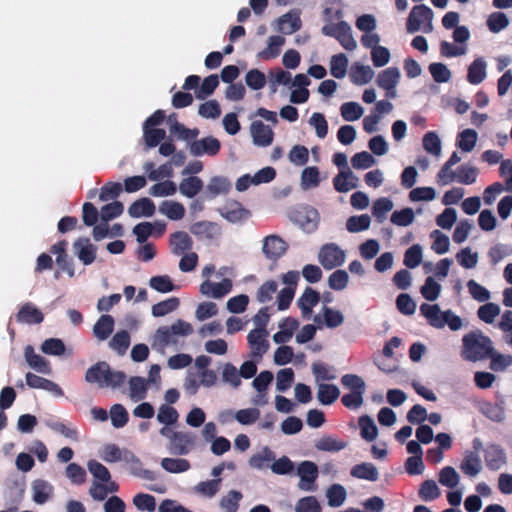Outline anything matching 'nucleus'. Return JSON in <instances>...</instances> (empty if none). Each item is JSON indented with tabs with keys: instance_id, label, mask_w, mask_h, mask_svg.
<instances>
[{
	"instance_id": "f257e3e1",
	"label": "nucleus",
	"mask_w": 512,
	"mask_h": 512,
	"mask_svg": "<svg viewBox=\"0 0 512 512\" xmlns=\"http://www.w3.org/2000/svg\"><path fill=\"white\" fill-rule=\"evenodd\" d=\"M493 343L479 329L470 331L462 338L461 357L464 360L477 362L492 356Z\"/></svg>"
},
{
	"instance_id": "f03ea898",
	"label": "nucleus",
	"mask_w": 512,
	"mask_h": 512,
	"mask_svg": "<svg viewBox=\"0 0 512 512\" xmlns=\"http://www.w3.org/2000/svg\"><path fill=\"white\" fill-rule=\"evenodd\" d=\"M85 380L91 384H98L99 387H120L126 380V374L122 371H112L105 361L92 365L85 374Z\"/></svg>"
},
{
	"instance_id": "7ed1b4c3",
	"label": "nucleus",
	"mask_w": 512,
	"mask_h": 512,
	"mask_svg": "<svg viewBox=\"0 0 512 512\" xmlns=\"http://www.w3.org/2000/svg\"><path fill=\"white\" fill-rule=\"evenodd\" d=\"M193 333L190 323L178 319L170 326H161L156 330L155 340L161 347L178 346L179 336L186 337Z\"/></svg>"
},
{
	"instance_id": "20e7f679",
	"label": "nucleus",
	"mask_w": 512,
	"mask_h": 512,
	"mask_svg": "<svg viewBox=\"0 0 512 512\" xmlns=\"http://www.w3.org/2000/svg\"><path fill=\"white\" fill-rule=\"evenodd\" d=\"M433 11L426 5L420 4L412 8L406 23L409 33H415L422 29L423 32L432 31Z\"/></svg>"
},
{
	"instance_id": "39448f33",
	"label": "nucleus",
	"mask_w": 512,
	"mask_h": 512,
	"mask_svg": "<svg viewBox=\"0 0 512 512\" xmlns=\"http://www.w3.org/2000/svg\"><path fill=\"white\" fill-rule=\"evenodd\" d=\"M290 220L307 233L314 232L318 228L319 213L311 206H302L290 212Z\"/></svg>"
},
{
	"instance_id": "423d86ee",
	"label": "nucleus",
	"mask_w": 512,
	"mask_h": 512,
	"mask_svg": "<svg viewBox=\"0 0 512 512\" xmlns=\"http://www.w3.org/2000/svg\"><path fill=\"white\" fill-rule=\"evenodd\" d=\"M318 259L326 270H331L344 263L345 252L334 243L325 244L319 251Z\"/></svg>"
},
{
	"instance_id": "0eeeda50",
	"label": "nucleus",
	"mask_w": 512,
	"mask_h": 512,
	"mask_svg": "<svg viewBox=\"0 0 512 512\" xmlns=\"http://www.w3.org/2000/svg\"><path fill=\"white\" fill-rule=\"evenodd\" d=\"M297 475L300 477L299 488L304 491L315 490L314 483L318 478L319 471L317 465L312 461H302L298 464Z\"/></svg>"
},
{
	"instance_id": "6e6552de",
	"label": "nucleus",
	"mask_w": 512,
	"mask_h": 512,
	"mask_svg": "<svg viewBox=\"0 0 512 512\" xmlns=\"http://www.w3.org/2000/svg\"><path fill=\"white\" fill-rule=\"evenodd\" d=\"M287 242L278 235L266 236L263 240L262 251L265 257L276 262L288 250Z\"/></svg>"
},
{
	"instance_id": "1a4fd4ad",
	"label": "nucleus",
	"mask_w": 512,
	"mask_h": 512,
	"mask_svg": "<svg viewBox=\"0 0 512 512\" xmlns=\"http://www.w3.org/2000/svg\"><path fill=\"white\" fill-rule=\"evenodd\" d=\"M220 149V141L213 136H207L200 140L192 141L189 144L190 154L195 157L203 155L215 156L219 153Z\"/></svg>"
},
{
	"instance_id": "9d476101",
	"label": "nucleus",
	"mask_w": 512,
	"mask_h": 512,
	"mask_svg": "<svg viewBox=\"0 0 512 512\" xmlns=\"http://www.w3.org/2000/svg\"><path fill=\"white\" fill-rule=\"evenodd\" d=\"M75 255L87 266L92 264L97 255V247L93 245L88 237H79L73 243Z\"/></svg>"
},
{
	"instance_id": "9b49d317",
	"label": "nucleus",
	"mask_w": 512,
	"mask_h": 512,
	"mask_svg": "<svg viewBox=\"0 0 512 512\" xmlns=\"http://www.w3.org/2000/svg\"><path fill=\"white\" fill-rule=\"evenodd\" d=\"M218 211L224 219L231 223L240 222L251 216L250 211L244 208L240 202L235 200L227 201L223 207L218 209Z\"/></svg>"
},
{
	"instance_id": "f8f14e48",
	"label": "nucleus",
	"mask_w": 512,
	"mask_h": 512,
	"mask_svg": "<svg viewBox=\"0 0 512 512\" xmlns=\"http://www.w3.org/2000/svg\"><path fill=\"white\" fill-rule=\"evenodd\" d=\"M190 232L199 240H213L221 234V228L215 222L198 221L191 225Z\"/></svg>"
},
{
	"instance_id": "ddd939ff",
	"label": "nucleus",
	"mask_w": 512,
	"mask_h": 512,
	"mask_svg": "<svg viewBox=\"0 0 512 512\" xmlns=\"http://www.w3.org/2000/svg\"><path fill=\"white\" fill-rule=\"evenodd\" d=\"M195 436L190 432L177 431L170 442V451L175 455H186L194 445Z\"/></svg>"
},
{
	"instance_id": "4468645a",
	"label": "nucleus",
	"mask_w": 512,
	"mask_h": 512,
	"mask_svg": "<svg viewBox=\"0 0 512 512\" xmlns=\"http://www.w3.org/2000/svg\"><path fill=\"white\" fill-rule=\"evenodd\" d=\"M250 129L255 145L267 147L272 144L274 133L268 125H265L260 120H256L252 122Z\"/></svg>"
},
{
	"instance_id": "2eb2a0df",
	"label": "nucleus",
	"mask_w": 512,
	"mask_h": 512,
	"mask_svg": "<svg viewBox=\"0 0 512 512\" xmlns=\"http://www.w3.org/2000/svg\"><path fill=\"white\" fill-rule=\"evenodd\" d=\"M231 289L232 281L228 278H224L220 283H213L206 280L200 285V292L203 295L211 296L215 299L224 297Z\"/></svg>"
},
{
	"instance_id": "dca6fc26",
	"label": "nucleus",
	"mask_w": 512,
	"mask_h": 512,
	"mask_svg": "<svg viewBox=\"0 0 512 512\" xmlns=\"http://www.w3.org/2000/svg\"><path fill=\"white\" fill-rule=\"evenodd\" d=\"M268 332L262 330H251L247 335V341L251 348V354L253 357H262L269 348V342L266 337Z\"/></svg>"
},
{
	"instance_id": "f3484780",
	"label": "nucleus",
	"mask_w": 512,
	"mask_h": 512,
	"mask_svg": "<svg viewBox=\"0 0 512 512\" xmlns=\"http://www.w3.org/2000/svg\"><path fill=\"white\" fill-rule=\"evenodd\" d=\"M484 459L486 466L492 470L497 471L506 464V454L504 450L496 444H491L484 450Z\"/></svg>"
},
{
	"instance_id": "a211bd4d",
	"label": "nucleus",
	"mask_w": 512,
	"mask_h": 512,
	"mask_svg": "<svg viewBox=\"0 0 512 512\" xmlns=\"http://www.w3.org/2000/svg\"><path fill=\"white\" fill-rule=\"evenodd\" d=\"M26 384L30 388L42 389L52 393L55 396L63 395V390L58 384L49 379L33 374L31 372H28L26 374Z\"/></svg>"
},
{
	"instance_id": "6ab92c4d",
	"label": "nucleus",
	"mask_w": 512,
	"mask_h": 512,
	"mask_svg": "<svg viewBox=\"0 0 512 512\" xmlns=\"http://www.w3.org/2000/svg\"><path fill=\"white\" fill-rule=\"evenodd\" d=\"M231 189V182L223 176H214L210 179L205 189V197L209 200L219 195L227 194Z\"/></svg>"
},
{
	"instance_id": "aec40b11",
	"label": "nucleus",
	"mask_w": 512,
	"mask_h": 512,
	"mask_svg": "<svg viewBox=\"0 0 512 512\" xmlns=\"http://www.w3.org/2000/svg\"><path fill=\"white\" fill-rule=\"evenodd\" d=\"M16 319L19 323L40 324L43 322L44 316L37 307L28 302L21 306Z\"/></svg>"
},
{
	"instance_id": "412c9836",
	"label": "nucleus",
	"mask_w": 512,
	"mask_h": 512,
	"mask_svg": "<svg viewBox=\"0 0 512 512\" xmlns=\"http://www.w3.org/2000/svg\"><path fill=\"white\" fill-rule=\"evenodd\" d=\"M462 473L469 477H475L482 470V462L476 451H466L460 464Z\"/></svg>"
},
{
	"instance_id": "4be33fe9",
	"label": "nucleus",
	"mask_w": 512,
	"mask_h": 512,
	"mask_svg": "<svg viewBox=\"0 0 512 512\" xmlns=\"http://www.w3.org/2000/svg\"><path fill=\"white\" fill-rule=\"evenodd\" d=\"M154 202L147 197L134 201L128 208V213L132 218L151 217L155 213Z\"/></svg>"
},
{
	"instance_id": "5701e85b",
	"label": "nucleus",
	"mask_w": 512,
	"mask_h": 512,
	"mask_svg": "<svg viewBox=\"0 0 512 512\" xmlns=\"http://www.w3.org/2000/svg\"><path fill=\"white\" fill-rule=\"evenodd\" d=\"M54 488L46 480L37 479L32 482V499L37 504L46 503L53 496Z\"/></svg>"
},
{
	"instance_id": "b1692460",
	"label": "nucleus",
	"mask_w": 512,
	"mask_h": 512,
	"mask_svg": "<svg viewBox=\"0 0 512 512\" xmlns=\"http://www.w3.org/2000/svg\"><path fill=\"white\" fill-rule=\"evenodd\" d=\"M358 178L347 168L340 171L333 179V186L337 192L346 193L357 187Z\"/></svg>"
},
{
	"instance_id": "393cba45",
	"label": "nucleus",
	"mask_w": 512,
	"mask_h": 512,
	"mask_svg": "<svg viewBox=\"0 0 512 512\" xmlns=\"http://www.w3.org/2000/svg\"><path fill=\"white\" fill-rule=\"evenodd\" d=\"M24 356L28 365L39 373L50 374L51 367L49 362L39 354H36L31 345H27L24 350Z\"/></svg>"
},
{
	"instance_id": "a878e982",
	"label": "nucleus",
	"mask_w": 512,
	"mask_h": 512,
	"mask_svg": "<svg viewBox=\"0 0 512 512\" xmlns=\"http://www.w3.org/2000/svg\"><path fill=\"white\" fill-rule=\"evenodd\" d=\"M115 321L111 315L100 316L93 326V334L99 341H104L112 334Z\"/></svg>"
},
{
	"instance_id": "bb28decb",
	"label": "nucleus",
	"mask_w": 512,
	"mask_h": 512,
	"mask_svg": "<svg viewBox=\"0 0 512 512\" xmlns=\"http://www.w3.org/2000/svg\"><path fill=\"white\" fill-rule=\"evenodd\" d=\"M400 79V72L396 67H389L381 71L377 77V85L385 91L396 88Z\"/></svg>"
},
{
	"instance_id": "cd10ccee",
	"label": "nucleus",
	"mask_w": 512,
	"mask_h": 512,
	"mask_svg": "<svg viewBox=\"0 0 512 512\" xmlns=\"http://www.w3.org/2000/svg\"><path fill=\"white\" fill-rule=\"evenodd\" d=\"M192 239L184 231H177L170 236V245L172 253L175 255H181L192 248Z\"/></svg>"
},
{
	"instance_id": "c85d7f7f",
	"label": "nucleus",
	"mask_w": 512,
	"mask_h": 512,
	"mask_svg": "<svg viewBox=\"0 0 512 512\" xmlns=\"http://www.w3.org/2000/svg\"><path fill=\"white\" fill-rule=\"evenodd\" d=\"M350 474L357 479L375 482L379 478V472L372 463L363 462L352 467Z\"/></svg>"
},
{
	"instance_id": "c756f323",
	"label": "nucleus",
	"mask_w": 512,
	"mask_h": 512,
	"mask_svg": "<svg viewBox=\"0 0 512 512\" xmlns=\"http://www.w3.org/2000/svg\"><path fill=\"white\" fill-rule=\"evenodd\" d=\"M319 301V293L311 287H307L302 296L298 299L297 303L302 311L303 316L307 317L312 313V308L316 306Z\"/></svg>"
},
{
	"instance_id": "7c9ffc66",
	"label": "nucleus",
	"mask_w": 512,
	"mask_h": 512,
	"mask_svg": "<svg viewBox=\"0 0 512 512\" xmlns=\"http://www.w3.org/2000/svg\"><path fill=\"white\" fill-rule=\"evenodd\" d=\"M340 396L339 388L334 384L319 383L317 399L322 405L333 404Z\"/></svg>"
},
{
	"instance_id": "2f4dec72",
	"label": "nucleus",
	"mask_w": 512,
	"mask_h": 512,
	"mask_svg": "<svg viewBox=\"0 0 512 512\" xmlns=\"http://www.w3.org/2000/svg\"><path fill=\"white\" fill-rule=\"evenodd\" d=\"M203 186V181L198 176H190L182 179L179 191L183 196L193 198L203 189Z\"/></svg>"
},
{
	"instance_id": "473e14b6",
	"label": "nucleus",
	"mask_w": 512,
	"mask_h": 512,
	"mask_svg": "<svg viewBox=\"0 0 512 512\" xmlns=\"http://www.w3.org/2000/svg\"><path fill=\"white\" fill-rule=\"evenodd\" d=\"M374 76V71L368 65H362L356 63L351 68L350 78L351 81L356 85H364L369 83Z\"/></svg>"
},
{
	"instance_id": "72a5a7b5",
	"label": "nucleus",
	"mask_w": 512,
	"mask_h": 512,
	"mask_svg": "<svg viewBox=\"0 0 512 512\" xmlns=\"http://www.w3.org/2000/svg\"><path fill=\"white\" fill-rule=\"evenodd\" d=\"M311 370L316 382L330 381L337 378L335 368L322 361L312 363Z\"/></svg>"
},
{
	"instance_id": "f704fd0d",
	"label": "nucleus",
	"mask_w": 512,
	"mask_h": 512,
	"mask_svg": "<svg viewBox=\"0 0 512 512\" xmlns=\"http://www.w3.org/2000/svg\"><path fill=\"white\" fill-rule=\"evenodd\" d=\"M486 77V63L482 58L475 59L468 68L467 80L473 85L480 84Z\"/></svg>"
},
{
	"instance_id": "c9c22d12",
	"label": "nucleus",
	"mask_w": 512,
	"mask_h": 512,
	"mask_svg": "<svg viewBox=\"0 0 512 512\" xmlns=\"http://www.w3.org/2000/svg\"><path fill=\"white\" fill-rule=\"evenodd\" d=\"M159 211L170 220H180L185 216V208L183 204L166 200L163 201L159 207Z\"/></svg>"
},
{
	"instance_id": "e433bc0d",
	"label": "nucleus",
	"mask_w": 512,
	"mask_h": 512,
	"mask_svg": "<svg viewBox=\"0 0 512 512\" xmlns=\"http://www.w3.org/2000/svg\"><path fill=\"white\" fill-rule=\"evenodd\" d=\"M285 43V38L279 35H273L268 38V46L258 53L261 59H273L279 56L280 48Z\"/></svg>"
},
{
	"instance_id": "4c0bfd02",
	"label": "nucleus",
	"mask_w": 512,
	"mask_h": 512,
	"mask_svg": "<svg viewBox=\"0 0 512 512\" xmlns=\"http://www.w3.org/2000/svg\"><path fill=\"white\" fill-rule=\"evenodd\" d=\"M454 176V181H457L461 184L471 185L475 183L478 176V169L474 166L463 164L460 165L456 171Z\"/></svg>"
},
{
	"instance_id": "58836bf2",
	"label": "nucleus",
	"mask_w": 512,
	"mask_h": 512,
	"mask_svg": "<svg viewBox=\"0 0 512 512\" xmlns=\"http://www.w3.org/2000/svg\"><path fill=\"white\" fill-rule=\"evenodd\" d=\"M279 29L285 34H292L301 28L300 17L288 12L278 19Z\"/></svg>"
},
{
	"instance_id": "ea45409f",
	"label": "nucleus",
	"mask_w": 512,
	"mask_h": 512,
	"mask_svg": "<svg viewBox=\"0 0 512 512\" xmlns=\"http://www.w3.org/2000/svg\"><path fill=\"white\" fill-rule=\"evenodd\" d=\"M130 346V334L127 330L118 331L109 341V347L119 355H124Z\"/></svg>"
},
{
	"instance_id": "a19ab883",
	"label": "nucleus",
	"mask_w": 512,
	"mask_h": 512,
	"mask_svg": "<svg viewBox=\"0 0 512 512\" xmlns=\"http://www.w3.org/2000/svg\"><path fill=\"white\" fill-rule=\"evenodd\" d=\"M348 59L345 54L333 55L330 60V73L337 79L343 78L347 73Z\"/></svg>"
},
{
	"instance_id": "79ce46f5",
	"label": "nucleus",
	"mask_w": 512,
	"mask_h": 512,
	"mask_svg": "<svg viewBox=\"0 0 512 512\" xmlns=\"http://www.w3.org/2000/svg\"><path fill=\"white\" fill-rule=\"evenodd\" d=\"M478 134L473 129H465L458 134L457 146L464 152H471L477 142Z\"/></svg>"
},
{
	"instance_id": "37998d69",
	"label": "nucleus",
	"mask_w": 512,
	"mask_h": 512,
	"mask_svg": "<svg viewBox=\"0 0 512 512\" xmlns=\"http://www.w3.org/2000/svg\"><path fill=\"white\" fill-rule=\"evenodd\" d=\"M346 490L340 484H332L326 491L328 505L330 507H339L346 500Z\"/></svg>"
},
{
	"instance_id": "c03bdc74",
	"label": "nucleus",
	"mask_w": 512,
	"mask_h": 512,
	"mask_svg": "<svg viewBox=\"0 0 512 512\" xmlns=\"http://www.w3.org/2000/svg\"><path fill=\"white\" fill-rule=\"evenodd\" d=\"M421 313L428 319L429 324L435 328H443L441 322V310L437 304L430 305L423 303L420 306Z\"/></svg>"
},
{
	"instance_id": "a18cd8bd",
	"label": "nucleus",
	"mask_w": 512,
	"mask_h": 512,
	"mask_svg": "<svg viewBox=\"0 0 512 512\" xmlns=\"http://www.w3.org/2000/svg\"><path fill=\"white\" fill-rule=\"evenodd\" d=\"M360 434L366 441H373L378 434V429L373 419L368 415H363L359 418Z\"/></svg>"
},
{
	"instance_id": "49530a36",
	"label": "nucleus",
	"mask_w": 512,
	"mask_h": 512,
	"mask_svg": "<svg viewBox=\"0 0 512 512\" xmlns=\"http://www.w3.org/2000/svg\"><path fill=\"white\" fill-rule=\"evenodd\" d=\"M149 286L157 292L168 293L177 289L168 275L153 276L149 280Z\"/></svg>"
},
{
	"instance_id": "de8ad7c7",
	"label": "nucleus",
	"mask_w": 512,
	"mask_h": 512,
	"mask_svg": "<svg viewBox=\"0 0 512 512\" xmlns=\"http://www.w3.org/2000/svg\"><path fill=\"white\" fill-rule=\"evenodd\" d=\"M179 305V298L171 297L169 299L154 304L152 306V314L155 317H162L175 311L179 307Z\"/></svg>"
},
{
	"instance_id": "09e8293b",
	"label": "nucleus",
	"mask_w": 512,
	"mask_h": 512,
	"mask_svg": "<svg viewBox=\"0 0 512 512\" xmlns=\"http://www.w3.org/2000/svg\"><path fill=\"white\" fill-rule=\"evenodd\" d=\"M130 397L135 400H142L146 397L147 381L143 377L134 376L129 380Z\"/></svg>"
},
{
	"instance_id": "8fccbe9b",
	"label": "nucleus",
	"mask_w": 512,
	"mask_h": 512,
	"mask_svg": "<svg viewBox=\"0 0 512 512\" xmlns=\"http://www.w3.org/2000/svg\"><path fill=\"white\" fill-rule=\"evenodd\" d=\"M161 466L170 473H182L190 469V462L183 458H163Z\"/></svg>"
},
{
	"instance_id": "3c124183",
	"label": "nucleus",
	"mask_w": 512,
	"mask_h": 512,
	"mask_svg": "<svg viewBox=\"0 0 512 512\" xmlns=\"http://www.w3.org/2000/svg\"><path fill=\"white\" fill-rule=\"evenodd\" d=\"M346 446V442L339 441L333 436H324L321 439H319L315 444L317 450L327 452H337L344 449Z\"/></svg>"
},
{
	"instance_id": "603ef678",
	"label": "nucleus",
	"mask_w": 512,
	"mask_h": 512,
	"mask_svg": "<svg viewBox=\"0 0 512 512\" xmlns=\"http://www.w3.org/2000/svg\"><path fill=\"white\" fill-rule=\"evenodd\" d=\"M371 219L369 215H355L348 218L346 222V229L351 233H357L367 230L370 226Z\"/></svg>"
},
{
	"instance_id": "864d4df0",
	"label": "nucleus",
	"mask_w": 512,
	"mask_h": 512,
	"mask_svg": "<svg viewBox=\"0 0 512 512\" xmlns=\"http://www.w3.org/2000/svg\"><path fill=\"white\" fill-rule=\"evenodd\" d=\"M341 116L345 121L358 120L363 115V108L357 102H345L340 107Z\"/></svg>"
},
{
	"instance_id": "5fc2aeb1",
	"label": "nucleus",
	"mask_w": 512,
	"mask_h": 512,
	"mask_svg": "<svg viewBox=\"0 0 512 512\" xmlns=\"http://www.w3.org/2000/svg\"><path fill=\"white\" fill-rule=\"evenodd\" d=\"M166 137V132L161 128L143 127V138L148 147L153 148L160 144Z\"/></svg>"
},
{
	"instance_id": "6e6d98bb",
	"label": "nucleus",
	"mask_w": 512,
	"mask_h": 512,
	"mask_svg": "<svg viewBox=\"0 0 512 512\" xmlns=\"http://www.w3.org/2000/svg\"><path fill=\"white\" fill-rule=\"evenodd\" d=\"M243 495L240 491L231 490L227 495L223 496L220 501V507L225 512H237L239 508V502Z\"/></svg>"
},
{
	"instance_id": "4d7b16f0",
	"label": "nucleus",
	"mask_w": 512,
	"mask_h": 512,
	"mask_svg": "<svg viewBox=\"0 0 512 512\" xmlns=\"http://www.w3.org/2000/svg\"><path fill=\"white\" fill-rule=\"evenodd\" d=\"M415 218V214L412 208H403L401 210H396L391 215V222L394 225L406 227L413 223Z\"/></svg>"
},
{
	"instance_id": "13d9d810",
	"label": "nucleus",
	"mask_w": 512,
	"mask_h": 512,
	"mask_svg": "<svg viewBox=\"0 0 512 512\" xmlns=\"http://www.w3.org/2000/svg\"><path fill=\"white\" fill-rule=\"evenodd\" d=\"M111 423L115 428L124 427L128 420L129 415L125 407L121 404H114L110 409Z\"/></svg>"
},
{
	"instance_id": "bf43d9fd",
	"label": "nucleus",
	"mask_w": 512,
	"mask_h": 512,
	"mask_svg": "<svg viewBox=\"0 0 512 512\" xmlns=\"http://www.w3.org/2000/svg\"><path fill=\"white\" fill-rule=\"evenodd\" d=\"M245 82L252 90H260L266 85L265 74L258 69H251L246 73Z\"/></svg>"
},
{
	"instance_id": "052dcab7",
	"label": "nucleus",
	"mask_w": 512,
	"mask_h": 512,
	"mask_svg": "<svg viewBox=\"0 0 512 512\" xmlns=\"http://www.w3.org/2000/svg\"><path fill=\"white\" fill-rule=\"evenodd\" d=\"M219 85L218 75L212 74L204 78L200 88L196 92V98L205 99L210 96Z\"/></svg>"
},
{
	"instance_id": "680f3d73",
	"label": "nucleus",
	"mask_w": 512,
	"mask_h": 512,
	"mask_svg": "<svg viewBox=\"0 0 512 512\" xmlns=\"http://www.w3.org/2000/svg\"><path fill=\"white\" fill-rule=\"evenodd\" d=\"M393 208V202L386 197L377 199L372 206V214L379 222L386 218V214Z\"/></svg>"
},
{
	"instance_id": "e2e57ef3",
	"label": "nucleus",
	"mask_w": 512,
	"mask_h": 512,
	"mask_svg": "<svg viewBox=\"0 0 512 512\" xmlns=\"http://www.w3.org/2000/svg\"><path fill=\"white\" fill-rule=\"evenodd\" d=\"M176 191V184L173 181L166 180L151 186L149 189V194L154 197H163L174 195Z\"/></svg>"
},
{
	"instance_id": "0e129e2a",
	"label": "nucleus",
	"mask_w": 512,
	"mask_h": 512,
	"mask_svg": "<svg viewBox=\"0 0 512 512\" xmlns=\"http://www.w3.org/2000/svg\"><path fill=\"white\" fill-rule=\"evenodd\" d=\"M418 493L424 501H433L440 496V490L434 480H425L421 484Z\"/></svg>"
},
{
	"instance_id": "69168bd1",
	"label": "nucleus",
	"mask_w": 512,
	"mask_h": 512,
	"mask_svg": "<svg viewBox=\"0 0 512 512\" xmlns=\"http://www.w3.org/2000/svg\"><path fill=\"white\" fill-rule=\"evenodd\" d=\"M133 504L139 511L153 512L156 509L155 497L146 493L136 494L133 498Z\"/></svg>"
},
{
	"instance_id": "338daca9",
	"label": "nucleus",
	"mask_w": 512,
	"mask_h": 512,
	"mask_svg": "<svg viewBox=\"0 0 512 512\" xmlns=\"http://www.w3.org/2000/svg\"><path fill=\"white\" fill-rule=\"evenodd\" d=\"M508 25L509 20L503 12H493L487 20V26L492 33H498Z\"/></svg>"
},
{
	"instance_id": "774afa93",
	"label": "nucleus",
	"mask_w": 512,
	"mask_h": 512,
	"mask_svg": "<svg viewBox=\"0 0 512 512\" xmlns=\"http://www.w3.org/2000/svg\"><path fill=\"white\" fill-rule=\"evenodd\" d=\"M124 211V206L120 201H114L101 208L100 217L103 222H108L120 216Z\"/></svg>"
}]
</instances>
